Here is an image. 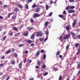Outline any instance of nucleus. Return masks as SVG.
Returning a JSON list of instances; mask_svg holds the SVG:
<instances>
[{"instance_id":"obj_12","label":"nucleus","mask_w":80,"mask_h":80,"mask_svg":"<svg viewBox=\"0 0 80 80\" xmlns=\"http://www.w3.org/2000/svg\"><path fill=\"white\" fill-rule=\"evenodd\" d=\"M40 10V8H36L35 11V12H39Z\"/></svg>"},{"instance_id":"obj_35","label":"nucleus","mask_w":80,"mask_h":80,"mask_svg":"<svg viewBox=\"0 0 80 80\" xmlns=\"http://www.w3.org/2000/svg\"><path fill=\"white\" fill-rule=\"evenodd\" d=\"M48 31H46L45 32V34H46V35H48Z\"/></svg>"},{"instance_id":"obj_51","label":"nucleus","mask_w":80,"mask_h":80,"mask_svg":"<svg viewBox=\"0 0 80 80\" xmlns=\"http://www.w3.org/2000/svg\"><path fill=\"white\" fill-rule=\"evenodd\" d=\"M13 32H11L9 34V35L10 36H12V35H13Z\"/></svg>"},{"instance_id":"obj_30","label":"nucleus","mask_w":80,"mask_h":80,"mask_svg":"<svg viewBox=\"0 0 80 80\" xmlns=\"http://www.w3.org/2000/svg\"><path fill=\"white\" fill-rule=\"evenodd\" d=\"M27 42H28L29 44H30L32 43V41L31 40H28L26 41Z\"/></svg>"},{"instance_id":"obj_40","label":"nucleus","mask_w":80,"mask_h":80,"mask_svg":"<svg viewBox=\"0 0 80 80\" xmlns=\"http://www.w3.org/2000/svg\"><path fill=\"white\" fill-rule=\"evenodd\" d=\"M48 39V36H47V37L44 39V42H46V40Z\"/></svg>"},{"instance_id":"obj_21","label":"nucleus","mask_w":80,"mask_h":80,"mask_svg":"<svg viewBox=\"0 0 80 80\" xmlns=\"http://www.w3.org/2000/svg\"><path fill=\"white\" fill-rule=\"evenodd\" d=\"M66 30H70V27H69V26H67L66 27Z\"/></svg>"},{"instance_id":"obj_46","label":"nucleus","mask_w":80,"mask_h":80,"mask_svg":"<svg viewBox=\"0 0 80 80\" xmlns=\"http://www.w3.org/2000/svg\"><path fill=\"white\" fill-rule=\"evenodd\" d=\"M9 78H10V76H8L6 78V80H9Z\"/></svg>"},{"instance_id":"obj_29","label":"nucleus","mask_w":80,"mask_h":80,"mask_svg":"<svg viewBox=\"0 0 80 80\" xmlns=\"http://www.w3.org/2000/svg\"><path fill=\"white\" fill-rule=\"evenodd\" d=\"M20 34V32H18L14 34L15 36H18Z\"/></svg>"},{"instance_id":"obj_41","label":"nucleus","mask_w":80,"mask_h":80,"mask_svg":"<svg viewBox=\"0 0 80 80\" xmlns=\"http://www.w3.org/2000/svg\"><path fill=\"white\" fill-rule=\"evenodd\" d=\"M6 38H7V36H5L2 38L3 40H5V39H6Z\"/></svg>"},{"instance_id":"obj_37","label":"nucleus","mask_w":80,"mask_h":80,"mask_svg":"<svg viewBox=\"0 0 80 80\" xmlns=\"http://www.w3.org/2000/svg\"><path fill=\"white\" fill-rule=\"evenodd\" d=\"M58 16L59 17H60V18H63V16L61 15H59Z\"/></svg>"},{"instance_id":"obj_27","label":"nucleus","mask_w":80,"mask_h":80,"mask_svg":"<svg viewBox=\"0 0 80 80\" xmlns=\"http://www.w3.org/2000/svg\"><path fill=\"white\" fill-rule=\"evenodd\" d=\"M45 52V50H44L43 49H41V53H44Z\"/></svg>"},{"instance_id":"obj_17","label":"nucleus","mask_w":80,"mask_h":80,"mask_svg":"<svg viewBox=\"0 0 80 80\" xmlns=\"http://www.w3.org/2000/svg\"><path fill=\"white\" fill-rule=\"evenodd\" d=\"M60 51H58L56 53V56H58V55H60Z\"/></svg>"},{"instance_id":"obj_22","label":"nucleus","mask_w":80,"mask_h":80,"mask_svg":"<svg viewBox=\"0 0 80 80\" xmlns=\"http://www.w3.org/2000/svg\"><path fill=\"white\" fill-rule=\"evenodd\" d=\"M14 9H15V11L16 12H18V11L19 10V9L18 8H17V7L15 8Z\"/></svg>"},{"instance_id":"obj_9","label":"nucleus","mask_w":80,"mask_h":80,"mask_svg":"<svg viewBox=\"0 0 80 80\" xmlns=\"http://www.w3.org/2000/svg\"><path fill=\"white\" fill-rule=\"evenodd\" d=\"M80 52V46H79L78 49V52L77 53V55H78Z\"/></svg>"},{"instance_id":"obj_49","label":"nucleus","mask_w":80,"mask_h":80,"mask_svg":"<svg viewBox=\"0 0 80 80\" xmlns=\"http://www.w3.org/2000/svg\"><path fill=\"white\" fill-rule=\"evenodd\" d=\"M28 3H30L32 2V0H28Z\"/></svg>"},{"instance_id":"obj_62","label":"nucleus","mask_w":80,"mask_h":80,"mask_svg":"<svg viewBox=\"0 0 80 80\" xmlns=\"http://www.w3.org/2000/svg\"><path fill=\"white\" fill-rule=\"evenodd\" d=\"M4 8H7V5H4L3 6Z\"/></svg>"},{"instance_id":"obj_24","label":"nucleus","mask_w":80,"mask_h":80,"mask_svg":"<svg viewBox=\"0 0 80 80\" xmlns=\"http://www.w3.org/2000/svg\"><path fill=\"white\" fill-rule=\"evenodd\" d=\"M18 46L19 47H23V44H19L18 45Z\"/></svg>"},{"instance_id":"obj_25","label":"nucleus","mask_w":80,"mask_h":80,"mask_svg":"<svg viewBox=\"0 0 80 80\" xmlns=\"http://www.w3.org/2000/svg\"><path fill=\"white\" fill-rule=\"evenodd\" d=\"M37 63L38 65L40 66L41 64V62H40L39 61H38Z\"/></svg>"},{"instance_id":"obj_23","label":"nucleus","mask_w":80,"mask_h":80,"mask_svg":"<svg viewBox=\"0 0 80 80\" xmlns=\"http://www.w3.org/2000/svg\"><path fill=\"white\" fill-rule=\"evenodd\" d=\"M47 66L45 65H43L42 66V68H46Z\"/></svg>"},{"instance_id":"obj_4","label":"nucleus","mask_w":80,"mask_h":80,"mask_svg":"<svg viewBox=\"0 0 80 80\" xmlns=\"http://www.w3.org/2000/svg\"><path fill=\"white\" fill-rule=\"evenodd\" d=\"M77 24V21L75 19L73 20V22L72 23V27H75V25Z\"/></svg>"},{"instance_id":"obj_1","label":"nucleus","mask_w":80,"mask_h":80,"mask_svg":"<svg viewBox=\"0 0 80 80\" xmlns=\"http://www.w3.org/2000/svg\"><path fill=\"white\" fill-rule=\"evenodd\" d=\"M43 35V33L41 31L37 32L36 34V37H42Z\"/></svg>"},{"instance_id":"obj_48","label":"nucleus","mask_w":80,"mask_h":80,"mask_svg":"<svg viewBox=\"0 0 80 80\" xmlns=\"http://www.w3.org/2000/svg\"><path fill=\"white\" fill-rule=\"evenodd\" d=\"M75 7H74V6H72V7L70 6V8L71 9H73V8H74Z\"/></svg>"},{"instance_id":"obj_13","label":"nucleus","mask_w":80,"mask_h":80,"mask_svg":"<svg viewBox=\"0 0 80 80\" xmlns=\"http://www.w3.org/2000/svg\"><path fill=\"white\" fill-rule=\"evenodd\" d=\"M74 47H78L79 46V43H78L74 44Z\"/></svg>"},{"instance_id":"obj_31","label":"nucleus","mask_w":80,"mask_h":80,"mask_svg":"<svg viewBox=\"0 0 80 80\" xmlns=\"http://www.w3.org/2000/svg\"><path fill=\"white\" fill-rule=\"evenodd\" d=\"M46 58V54H44L43 56V60H45Z\"/></svg>"},{"instance_id":"obj_5","label":"nucleus","mask_w":80,"mask_h":80,"mask_svg":"<svg viewBox=\"0 0 80 80\" xmlns=\"http://www.w3.org/2000/svg\"><path fill=\"white\" fill-rule=\"evenodd\" d=\"M75 11L74 10H68V12L69 13H75Z\"/></svg>"},{"instance_id":"obj_34","label":"nucleus","mask_w":80,"mask_h":80,"mask_svg":"<svg viewBox=\"0 0 80 80\" xmlns=\"http://www.w3.org/2000/svg\"><path fill=\"white\" fill-rule=\"evenodd\" d=\"M17 18V16H12V18H13V19H14V20H15V19Z\"/></svg>"},{"instance_id":"obj_38","label":"nucleus","mask_w":80,"mask_h":80,"mask_svg":"<svg viewBox=\"0 0 80 80\" xmlns=\"http://www.w3.org/2000/svg\"><path fill=\"white\" fill-rule=\"evenodd\" d=\"M58 67H57L55 68H54V70H55V71H57V70H58Z\"/></svg>"},{"instance_id":"obj_61","label":"nucleus","mask_w":80,"mask_h":80,"mask_svg":"<svg viewBox=\"0 0 80 80\" xmlns=\"http://www.w3.org/2000/svg\"><path fill=\"white\" fill-rule=\"evenodd\" d=\"M0 19H3V18L2 17V16H0Z\"/></svg>"},{"instance_id":"obj_15","label":"nucleus","mask_w":80,"mask_h":80,"mask_svg":"<svg viewBox=\"0 0 80 80\" xmlns=\"http://www.w3.org/2000/svg\"><path fill=\"white\" fill-rule=\"evenodd\" d=\"M13 29L15 31H17V30H18V28H17L16 27H14L13 28Z\"/></svg>"},{"instance_id":"obj_36","label":"nucleus","mask_w":80,"mask_h":80,"mask_svg":"<svg viewBox=\"0 0 80 80\" xmlns=\"http://www.w3.org/2000/svg\"><path fill=\"white\" fill-rule=\"evenodd\" d=\"M62 76H60L59 78V80H62Z\"/></svg>"},{"instance_id":"obj_50","label":"nucleus","mask_w":80,"mask_h":80,"mask_svg":"<svg viewBox=\"0 0 80 80\" xmlns=\"http://www.w3.org/2000/svg\"><path fill=\"white\" fill-rule=\"evenodd\" d=\"M78 68H80V62H79V64H78Z\"/></svg>"},{"instance_id":"obj_55","label":"nucleus","mask_w":80,"mask_h":80,"mask_svg":"<svg viewBox=\"0 0 80 80\" xmlns=\"http://www.w3.org/2000/svg\"><path fill=\"white\" fill-rule=\"evenodd\" d=\"M68 48H69V46L68 45L66 47V49H68Z\"/></svg>"},{"instance_id":"obj_57","label":"nucleus","mask_w":80,"mask_h":80,"mask_svg":"<svg viewBox=\"0 0 80 80\" xmlns=\"http://www.w3.org/2000/svg\"><path fill=\"white\" fill-rule=\"evenodd\" d=\"M63 14H66V11H65L64 10L63 11Z\"/></svg>"},{"instance_id":"obj_54","label":"nucleus","mask_w":80,"mask_h":80,"mask_svg":"<svg viewBox=\"0 0 80 80\" xmlns=\"http://www.w3.org/2000/svg\"><path fill=\"white\" fill-rule=\"evenodd\" d=\"M15 49L14 48H12V52H15Z\"/></svg>"},{"instance_id":"obj_33","label":"nucleus","mask_w":80,"mask_h":80,"mask_svg":"<svg viewBox=\"0 0 80 80\" xmlns=\"http://www.w3.org/2000/svg\"><path fill=\"white\" fill-rule=\"evenodd\" d=\"M37 7V5H36V4L33 5L32 6V8H35V7Z\"/></svg>"},{"instance_id":"obj_58","label":"nucleus","mask_w":80,"mask_h":80,"mask_svg":"<svg viewBox=\"0 0 80 80\" xmlns=\"http://www.w3.org/2000/svg\"><path fill=\"white\" fill-rule=\"evenodd\" d=\"M5 58V56H3L1 58V59H4Z\"/></svg>"},{"instance_id":"obj_28","label":"nucleus","mask_w":80,"mask_h":80,"mask_svg":"<svg viewBox=\"0 0 80 80\" xmlns=\"http://www.w3.org/2000/svg\"><path fill=\"white\" fill-rule=\"evenodd\" d=\"M71 34L73 36H75V33L73 32H71Z\"/></svg>"},{"instance_id":"obj_6","label":"nucleus","mask_w":80,"mask_h":80,"mask_svg":"<svg viewBox=\"0 0 80 80\" xmlns=\"http://www.w3.org/2000/svg\"><path fill=\"white\" fill-rule=\"evenodd\" d=\"M35 33H33L31 36V38L32 40H33L35 39Z\"/></svg>"},{"instance_id":"obj_42","label":"nucleus","mask_w":80,"mask_h":80,"mask_svg":"<svg viewBox=\"0 0 80 80\" xmlns=\"http://www.w3.org/2000/svg\"><path fill=\"white\" fill-rule=\"evenodd\" d=\"M25 8L26 9H28V5H26Z\"/></svg>"},{"instance_id":"obj_19","label":"nucleus","mask_w":80,"mask_h":80,"mask_svg":"<svg viewBox=\"0 0 80 80\" xmlns=\"http://www.w3.org/2000/svg\"><path fill=\"white\" fill-rule=\"evenodd\" d=\"M39 55H40V52L38 51L36 53V56L38 57Z\"/></svg>"},{"instance_id":"obj_44","label":"nucleus","mask_w":80,"mask_h":80,"mask_svg":"<svg viewBox=\"0 0 80 80\" xmlns=\"http://www.w3.org/2000/svg\"><path fill=\"white\" fill-rule=\"evenodd\" d=\"M52 14H53V13L52 12H50L49 14V17H51V16H52Z\"/></svg>"},{"instance_id":"obj_8","label":"nucleus","mask_w":80,"mask_h":80,"mask_svg":"<svg viewBox=\"0 0 80 80\" xmlns=\"http://www.w3.org/2000/svg\"><path fill=\"white\" fill-rule=\"evenodd\" d=\"M48 21L46 22L44 24V26L45 28H46V27H47V26L48 25Z\"/></svg>"},{"instance_id":"obj_14","label":"nucleus","mask_w":80,"mask_h":80,"mask_svg":"<svg viewBox=\"0 0 80 80\" xmlns=\"http://www.w3.org/2000/svg\"><path fill=\"white\" fill-rule=\"evenodd\" d=\"M18 7L20 8H23V7L21 4H19L18 5Z\"/></svg>"},{"instance_id":"obj_59","label":"nucleus","mask_w":80,"mask_h":80,"mask_svg":"<svg viewBox=\"0 0 80 80\" xmlns=\"http://www.w3.org/2000/svg\"><path fill=\"white\" fill-rule=\"evenodd\" d=\"M1 28H2V26H0V32L2 31V29H1Z\"/></svg>"},{"instance_id":"obj_52","label":"nucleus","mask_w":80,"mask_h":80,"mask_svg":"<svg viewBox=\"0 0 80 80\" xmlns=\"http://www.w3.org/2000/svg\"><path fill=\"white\" fill-rule=\"evenodd\" d=\"M69 2H74V0H69Z\"/></svg>"},{"instance_id":"obj_3","label":"nucleus","mask_w":80,"mask_h":80,"mask_svg":"<svg viewBox=\"0 0 80 80\" xmlns=\"http://www.w3.org/2000/svg\"><path fill=\"white\" fill-rule=\"evenodd\" d=\"M70 36H71V34H67V35H66L63 37V38L65 40H66V39H67L68 38H70Z\"/></svg>"},{"instance_id":"obj_64","label":"nucleus","mask_w":80,"mask_h":80,"mask_svg":"<svg viewBox=\"0 0 80 80\" xmlns=\"http://www.w3.org/2000/svg\"><path fill=\"white\" fill-rule=\"evenodd\" d=\"M34 80V78H30L29 79V80Z\"/></svg>"},{"instance_id":"obj_32","label":"nucleus","mask_w":80,"mask_h":80,"mask_svg":"<svg viewBox=\"0 0 80 80\" xmlns=\"http://www.w3.org/2000/svg\"><path fill=\"white\" fill-rule=\"evenodd\" d=\"M30 22L31 23H33L34 22V20L33 19H30Z\"/></svg>"},{"instance_id":"obj_39","label":"nucleus","mask_w":80,"mask_h":80,"mask_svg":"<svg viewBox=\"0 0 80 80\" xmlns=\"http://www.w3.org/2000/svg\"><path fill=\"white\" fill-rule=\"evenodd\" d=\"M13 55H14L15 57H17V54L16 53H14L13 54Z\"/></svg>"},{"instance_id":"obj_18","label":"nucleus","mask_w":80,"mask_h":80,"mask_svg":"<svg viewBox=\"0 0 80 80\" xmlns=\"http://www.w3.org/2000/svg\"><path fill=\"white\" fill-rule=\"evenodd\" d=\"M27 28L28 30H32V29H33V27L30 28L28 27Z\"/></svg>"},{"instance_id":"obj_56","label":"nucleus","mask_w":80,"mask_h":80,"mask_svg":"<svg viewBox=\"0 0 80 80\" xmlns=\"http://www.w3.org/2000/svg\"><path fill=\"white\" fill-rule=\"evenodd\" d=\"M62 37H63V36H62L60 37L59 38V40H61L62 38Z\"/></svg>"},{"instance_id":"obj_11","label":"nucleus","mask_w":80,"mask_h":80,"mask_svg":"<svg viewBox=\"0 0 80 80\" xmlns=\"http://www.w3.org/2000/svg\"><path fill=\"white\" fill-rule=\"evenodd\" d=\"M25 36V37H27L28 35V32H26V33H24L23 34Z\"/></svg>"},{"instance_id":"obj_47","label":"nucleus","mask_w":80,"mask_h":80,"mask_svg":"<svg viewBox=\"0 0 80 80\" xmlns=\"http://www.w3.org/2000/svg\"><path fill=\"white\" fill-rule=\"evenodd\" d=\"M26 62H27V58H26L24 59V63H26Z\"/></svg>"},{"instance_id":"obj_7","label":"nucleus","mask_w":80,"mask_h":80,"mask_svg":"<svg viewBox=\"0 0 80 80\" xmlns=\"http://www.w3.org/2000/svg\"><path fill=\"white\" fill-rule=\"evenodd\" d=\"M22 63L21 62L19 65L18 68L19 69H22Z\"/></svg>"},{"instance_id":"obj_26","label":"nucleus","mask_w":80,"mask_h":80,"mask_svg":"<svg viewBox=\"0 0 80 80\" xmlns=\"http://www.w3.org/2000/svg\"><path fill=\"white\" fill-rule=\"evenodd\" d=\"M49 7L48 6L47 4L46 5V8L47 10H48Z\"/></svg>"},{"instance_id":"obj_53","label":"nucleus","mask_w":80,"mask_h":80,"mask_svg":"<svg viewBox=\"0 0 80 80\" xmlns=\"http://www.w3.org/2000/svg\"><path fill=\"white\" fill-rule=\"evenodd\" d=\"M3 64L1 63L0 64V67H3Z\"/></svg>"},{"instance_id":"obj_10","label":"nucleus","mask_w":80,"mask_h":80,"mask_svg":"<svg viewBox=\"0 0 80 80\" xmlns=\"http://www.w3.org/2000/svg\"><path fill=\"white\" fill-rule=\"evenodd\" d=\"M11 50H8L7 51L5 52V53L6 54H8V53H10V52H11Z\"/></svg>"},{"instance_id":"obj_45","label":"nucleus","mask_w":80,"mask_h":80,"mask_svg":"<svg viewBox=\"0 0 80 80\" xmlns=\"http://www.w3.org/2000/svg\"><path fill=\"white\" fill-rule=\"evenodd\" d=\"M28 53V52L27 50L25 51L24 52V53L25 54H27Z\"/></svg>"},{"instance_id":"obj_20","label":"nucleus","mask_w":80,"mask_h":80,"mask_svg":"<svg viewBox=\"0 0 80 80\" xmlns=\"http://www.w3.org/2000/svg\"><path fill=\"white\" fill-rule=\"evenodd\" d=\"M66 10H68L71 9L70 6H68L65 8Z\"/></svg>"},{"instance_id":"obj_2","label":"nucleus","mask_w":80,"mask_h":80,"mask_svg":"<svg viewBox=\"0 0 80 80\" xmlns=\"http://www.w3.org/2000/svg\"><path fill=\"white\" fill-rule=\"evenodd\" d=\"M42 14H39L38 13H35L34 14L32 17L33 18H37L38 17H39L41 16Z\"/></svg>"},{"instance_id":"obj_63","label":"nucleus","mask_w":80,"mask_h":80,"mask_svg":"<svg viewBox=\"0 0 80 80\" xmlns=\"http://www.w3.org/2000/svg\"><path fill=\"white\" fill-rule=\"evenodd\" d=\"M48 74V72H46L44 73V76H45L46 75H47Z\"/></svg>"},{"instance_id":"obj_43","label":"nucleus","mask_w":80,"mask_h":80,"mask_svg":"<svg viewBox=\"0 0 80 80\" xmlns=\"http://www.w3.org/2000/svg\"><path fill=\"white\" fill-rule=\"evenodd\" d=\"M39 40L40 41H43V38H39Z\"/></svg>"},{"instance_id":"obj_60","label":"nucleus","mask_w":80,"mask_h":80,"mask_svg":"<svg viewBox=\"0 0 80 80\" xmlns=\"http://www.w3.org/2000/svg\"><path fill=\"white\" fill-rule=\"evenodd\" d=\"M34 44L32 43L31 44L30 46H31V47H33V46H34Z\"/></svg>"},{"instance_id":"obj_16","label":"nucleus","mask_w":80,"mask_h":80,"mask_svg":"<svg viewBox=\"0 0 80 80\" xmlns=\"http://www.w3.org/2000/svg\"><path fill=\"white\" fill-rule=\"evenodd\" d=\"M11 63L12 64V65H14V64H15V61H11Z\"/></svg>"}]
</instances>
